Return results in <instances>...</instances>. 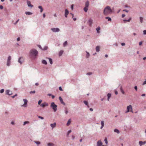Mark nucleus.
Here are the masks:
<instances>
[{"mask_svg": "<svg viewBox=\"0 0 146 146\" xmlns=\"http://www.w3.org/2000/svg\"><path fill=\"white\" fill-rule=\"evenodd\" d=\"M112 12V10L111 9L110 7L108 6L104 9V14L105 15H107L110 14Z\"/></svg>", "mask_w": 146, "mask_h": 146, "instance_id": "nucleus-1", "label": "nucleus"}, {"mask_svg": "<svg viewBox=\"0 0 146 146\" xmlns=\"http://www.w3.org/2000/svg\"><path fill=\"white\" fill-rule=\"evenodd\" d=\"M38 52L35 49H32L30 51L29 53L30 56L32 57H34L35 58H36V56L38 55Z\"/></svg>", "mask_w": 146, "mask_h": 146, "instance_id": "nucleus-2", "label": "nucleus"}, {"mask_svg": "<svg viewBox=\"0 0 146 146\" xmlns=\"http://www.w3.org/2000/svg\"><path fill=\"white\" fill-rule=\"evenodd\" d=\"M50 107L52 108L54 112L56 111L57 110V106L55 104L54 102L51 103Z\"/></svg>", "mask_w": 146, "mask_h": 146, "instance_id": "nucleus-3", "label": "nucleus"}, {"mask_svg": "<svg viewBox=\"0 0 146 146\" xmlns=\"http://www.w3.org/2000/svg\"><path fill=\"white\" fill-rule=\"evenodd\" d=\"M127 111L125 112V113L128 112L129 111L133 113V112L132 110V108L131 105H129V106H128L127 108Z\"/></svg>", "mask_w": 146, "mask_h": 146, "instance_id": "nucleus-4", "label": "nucleus"}, {"mask_svg": "<svg viewBox=\"0 0 146 146\" xmlns=\"http://www.w3.org/2000/svg\"><path fill=\"white\" fill-rule=\"evenodd\" d=\"M23 101L24 102V104L23 105L21 106L24 107H27V103L28 102V101L27 100L25 99H24L23 100Z\"/></svg>", "mask_w": 146, "mask_h": 146, "instance_id": "nucleus-5", "label": "nucleus"}, {"mask_svg": "<svg viewBox=\"0 0 146 146\" xmlns=\"http://www.w3.org/2000/svg\"><path fill=\"white\" fill-rule=\"evenodd\" d=\"M11 57L10 56H9L8 57V58L7 59V65L8 66H9L11 64Z\"/></svg>", "mask_w": 146, "mask_h": 146, "instance_id": "nucleus-6", "label": "nucleus"}, {"mask_svg": "<svg viewBox=\"0 0 146 146\" xmlns=\"http://www.w3.org/2000/svg\"><path fill=\"white\" fill-rule=\"evenodd\" d=\"M51 30L54 32H58L60 31L59 29L57 28H52Z\"/></svg>", "mask_w": 146, "mask_h": 146, "instance_id": "nucleus-7", "label": "nucleus"}, {"mask_svg": "<svg viewBox=\"0 0 146 146\" xmlns=\"http://www.w3.org/2000/svg\"><path fill=\"white\" fill-rule=\"evenodd\" d=\"M48 105V104L45 102H44L40 105V106L43 108H44L45 106H47Z\"/></svg>", "mask_w": 146, "mask_h": 146, "instance_id": "nucleus-8", "label": "nucleus"}, {"mask_svg": "<svg viewBox=\"0 0 146 146\" xmlns=\"http://www.w3.org/2000/svg\"><path fill=\"white\" fill-rule=\"evenodd\" d=\"M24 59L22 57H20L19 59L18 62L21 64L22 63Z\"/></svg>", "mask_w": 146, "mask_h": 146, "instance_id": "nucleus-9", "label": "nucleus"}, {"mask_svg": "<svg viewBox=\"0 0 146 146\" xmlns=\"http://www.w3.org/2000/svg\"><path fill=\"white\" fill-rule=\"evenodd\" d=\"M6 93L7 94L10 95L12 94V92L10 91L9 90H7L6 91Z\"/></svg>", "mask_w": 146, "mask_h": 146, "instance_id": "nucleus-10", "label": "nucleus"}, {"mask_svg": "<svg viewBox=\"0 0 146 146\" xmlns=\"http://www.w3.org/2000/svg\"><path fill=\"white\" fill-rule=\"evenodd\" d=\"M59 100L61 102V103L62 104H63L64 105H65V104L64 103V102L63 101V100L62 99L61 97H59Z\"/></svg>", "mask_w": 146, "mask_h": 146, "instance_id": "nucleus-11", "label": "nucleus"}, {"mask_svg": "<svg viewBox=\"0 0 146 146\" xmlns=\"http://www.w3.org/2000/svg\"><path fill=\"white\" fill-rule=\"evenodd\" d=\"M93 21L92 20L90 19L88 21V23L90 26H91L92 24V23Z\"/></svg>", "mask_w": 146, "mask_h": 146, "instance_id": "nucleus-12", "label": "nucleus"}, {"mask_svg": "<svg viewBox=\"0 0 146 146\" xmlns=\"http://www.w3.org/2000/svg\"><path fill=\"white\" fill-rule=\"evenodd\" d=\"M69 13V11L67 9L65 10V16L66 17H67V15Z\"/></svg>", "mask_w": 146, "mask_h": 146, "instance_id": "nucleus-13", "label": "nucleus"}, {"mask_svg": "<svg viewBox=\"0 0 146 146\" xmlns=\"http://www.w3.org/2000/svg\"><path fill=\"white\" fill-rule=\"evenodd\" d=\"M102 144V142L100 140L97 143V146H101Z\"/></svg>", "mask_w": 146, "mask_h": 146, "instance_id": "nucleus-14", "label": "nucleus"}, {"mask_svg": "<svg viewBox=\"0 0 146 146\" xmlns=\"http://www.w3.org/2000/svg\"><path fill=\"white\" fill-rule=\"evenodd\" d=\"M27 3L29 7H33V5H32L31 4V2L30 1H27Z\"/></svg>", "mask_w": 146, "mask_h": 146, "instance_id": "nucleus-15", "label": "nucleus"}, {"mask_svg": "<svg viewBox=\"0 0 146 146\" xmlns=\"http://www.w3.org/2000/svg\"><path fill=\"white\" fill-rule=\"evenodd\" d=\"M146 143V141H145L144 142H143L141 141H140L139 142V144L140 145V146H141V145H144Z\"/></svg>", "mask_w": 146, "mask_h": 146, "instance_id": "nucleus-16", "label": "nucleus"}, {"mask_svg": "<svg viewBox=\"0 0 146 146\" xmlns=\"http://www.w3.org/2000/svg\"><path fill=\"white\" fill-rule=\"evenodd\" d=\"M56 126V123H52L50 124V126L52 128L55 127Z\"/></svg>", "mask_w": 146, "mask_h": 146, "instance_id": "nucleus-17", "label": "nucleus"}, {"mask_svg": "<svg viewBox=\"0 0 146 146\" xmlns=\"http://www.w3.org/2000/svg\"><path fill=\"white\" fill-rule=\"evenodd\" d=\"M100 27H98L97 28H96V30L97 31V32L98 33H100Z\"/></svg>", "mask_w": 146, "mask_h": 146, "instance_id": "nucleus-18", "label": "nucleus"}, {"mask_svg": "<svg viewBox=\"0 0 146 146\" xmlns=\"http://www.w3.org/2000/svg\"><path fill=\"white\" fill-rule=\"evenodd\" d=\"M89 6V2L88 1H87L85 3V7H88Z\"/></svg>", "mask_w": 146, "mask_h": 146, "instance_id": "nucleus-19", "label": "nucleus"}, {"mask_svg": "<svg viewBox=\"0 0 146 146\" xmlns=\"http://www.w3.org/2000/svg\"><path fill=\"white\" fill-rule=\"evenodd\" d=\"M100 47L99 46H97L96 47V52H99L100 50Z\"/></svg>", "mask_w": 146, "mask_h": 146, "instance_id": "nucleus-20", "label": "nucleus"}, {"mask_svg": "<svg viewBox=\"0 0 146 146\" xmlns=\"http://www.w3.org/2000/svg\"><path fill=\"white\" fill-rule=\"evenodd\" d=\"M38 8L40 9V12H42L43 10V8L40 6H38Z\"/></svg>", "mask_w": 146, "mask_h": 146, "instance_id": "nucleus-21", "label": "nucleus"}, {"mask_svg": "<svg viewBox=\"0 0 146 146\" xmlns=\"http://www.w3.org/2000/svg\"><path fill=\"white\" fill-rule=\"evenodd\" d=\"M101 124L102 125V126L101 127V128L102 129V128L104 126V121H102L101 122Z\"/></svg>", "mask_w": 146, "mask_h": 146, "instance_id": "nucleus-22", "label": "nucleus"}, {"mask_svg": "<svg viewBox=\"0 0 146 146\" xmlns=\"http://www.w3.org/2000/svg\"><path fill=\"white\" fill-rule=\"evenodd\" d=\"M71 119H70L68 120V122L67 123L66 125L67 126L69 125L71 123Z\"/></svg>", "mask_w": 146, "mask_h": 146, "instance_id": "nucleus-23", "label": "nucleus"}, {"mask_svg": "<svg viewBox=\"0 0 146 146\" xmlns=\"http://www.w3.org/2000/svg\"><path fill=\"white\" fill-rule=\"evenodd\" d=\"M63 51L62 50H60L59 53V56H61L62 55V54H63Z\"/></svg>", "mask_w": 146, "mask_h": 146, "instance_id": "nucleus-24", "label": "nucleus"}, {"mask_svg": "<svg viewBox=\"0 0 146 146\" xmlns=\"http://www.w3.org/2000/svg\"><path fill=\"white\" fill-rule=\"evenodd\" d=\"M42 63L46 65L47 64L46 61L45 60H43L42 61Z\"/></svg>", "mask_w": 146, "mask_h": 146, "instance_id": "nucleus-25", "label": "nucleus"}, {"mask_svg": "<svg viewBox=\"0 0 146 146\" xmlns=\"http://www.w3.org/2000/svg\"><path fill=\"white\" fill-rule=\"evenodd\" d=\"M88 9V7H85L84 8V10L85 12H87Z\"/></svg>", "mask_w": 146, "mask_h": 146, "instance_id": "nucleus-26", "label": "nucleus"}, {"mask_svg": "<svg viewBox=\"0 0 146 146\" xmlns=\"http://www.w3.org/2000/svg\"><path fill=\"white\" fill-rule=\"evenodd\" d=\"M120 90L121 92L123 94H125V92L123 90L122 87H121L120 88Z\"/></svg>", "mask_w": 146, "mask_h": 146, "instance_id": "nucleus-27", "label": "nucleus"}, {"mask_svg": "<svg viewBox=\"0 0 146 146\" xmlns=\"http://www.w3.org/2000/svg\"><path fill=\"white\" fill-rule=\"evenodd\" d=\"M25 14L26 15H32V13L30 12H25Z\"/></svg>", "mask_w": 146, "mask_h": 146, "instance_id": "nucleus-28", "label": "nucleus"}, {"mask_svg": "<svg viewBox=\"0 0 146 146\" xmlns=\"http://www.w3.org/2000/svg\"><path fill=\"white\" fill-rule=\"evenodd\" d=\"M107 96H108V101H109V99H110V97L111 96V94H110V93H108V94Z\"/></svg>", "mask_w": 146, "mask_h": 146, "instance_id": "nucleus-29", "label": "nucleus"}, {"mask_svg": "<svg viewBox=\"0 0 146 146\" xmlns=\"http://www.w3.org/2000/svg\"><path fill=\"white\" fill-rule=\"evenodd\" d=\"M54 145V144L51 143H48V146H53Z\"/></svg>", "mask_w": 146, "mask_h": 146, "instance_id": "nucleus-30", "label": "nucleus"}, {"mask_svg": "<svg viewBox=\"0 0 146 146\" xmlns=\"http://www.w3.org/2000/svg\"><path fill=\"white\" fill-rule=\"evenodd\" d=\"M106 19H108V21H111V19L110 18L108 17H106L105 18Z\"/></svg>", "mask_w": 146, "mask_h": 146, "instance_id": "nucleus-31", "label": "nucleus"}, {"mask_svg": "<svg viewBox=\"0 0 146 146\" xmlns=\"http://www.w3.org/2000/svg\"><path fill=\"white\" fill-rule=\"evenodd\" d=\"M48 59L49 60L50 63L51 64H52V59L50 58H48Z\"/></svg>", "mask_w": 146, "mask_h": 146, "instance_id": "nucleus-32", "label": "nucleus"}, {"mask_svg": "<svg viewBox=\"0 0 146 146\" xmlns=\"http://www.w3.org/2000/svg\"><path fill=\"white\" fill-rule=\"evenodd\" d=\"M114 131L115 132H116V133H119V131L117 129H115L114 130Z\"/></svg>", "mask_w": 146, "mask_h": 146, "instance_id": "nucleus-33", "label": "nucleus"}, {"mask_svg": "<svg viewBox=\"0 0 146 146\" xmlns=\"http://www.w3.org/2000/svg\"><path fill=\"white\" fill-rule=\"evenodd\" d=\"M67 44V41H66L64 42L63 44V46H66Z\"/></svg>", "mask_w": 146, "mask_h": 146, "instance_id": "nucleus-34", "label": "nucleus"}, {"mask_svg": "<svg viewBox=\"0 0 146 146\" xmlns=\"http://www.w3.org/2000/svg\"><path fill=\"white\" fill-rule=\"evenodd\" d=\"M131 18L130 17L128 20H124L123 21H127V22H129L131 20Z\"/></svg>", "mask_w": 146, "mask_h": 146, "instance_id": "nucleus-35", "label": "nucleus"}, {"mask_svg": "<svg viewBox=\"0 0 146 146\" xmlns=\"http://www.w3.org/2000/svg\"><path fill=\"white\" fill-rule=\"evenodd\" d=\"M29 123L28 121H25L23 125H25L26 124L28 123Z\"/></svg>", "mask_w": 146, "mask_h": 146, "instance_id": "nucleus-36", "label": "nucleus"}, {"mask_svg": "<svg viewBox=\"0 0 146 146\" xmlns=\"http://www.w3.org/2000/svg\"><path fill=\"white\" fill-rule=\"evenodd\" d=\"M35 142L37 145H39L40 143V142L38 141H35Z\"/></svg>", "mask_w": 146, "mask_h": 146, "instance_id": "nucleus-37", "label": "nucleus"}, {"mask_svg": "<svg viewBox=\"0 0 146 146\" xmlns=\"http://www.w3.org/2000/svg\"><path fill=\"white\" fill-rule=\"evenodd\" d=\"M84 102L86 105H88V102L87 101H84Z\"/></svg>", "mask_w": 146, "mask_h": 146, "instance_id": "nucleus-38", "label": "nucleus"}, {"mask_svg": "<svg viewBox=\"0 0 146 146\" xmlns=\"http://www.w3.org/2000/svg\"><path fill=\"white\" fill-rule=\"evenodd\" d=\"M143 18L142 17H140V20L141 23H142L143 22Z\"/></svg>", "mask_w": 146, "mask_h": 146, "instance_id": "nucleus-39", "label": "nucleus"}, {"mask_svg": "<svg viewBox=\"0 0 146 146\" xmlns=\"http://www.w3.org/2000/svg\"><path fill=\"white\" fill-rule=\"evenodd\" d=\"M42 102V100H39L38 102V105H40Z\"/></svg>", "mask_w": 146, "mask_h": 146, "instance_id": "nucleus-40", "label": "nucleus"}, {"mask_svg": "<svg viewBox=\"0 0 146 146\" xmlns=\"http://www.w3.org/2000/svg\"><path fill=\"white\" fill-rule=\"evenodd\" d=\"M104 141H105V143L106 144H107V143H108V141H107V139L106 138L105 139Z\"/></svg>", "mask_w": 146, "mask_h": 146, "instance_id": "nucleus-41", "label": "nucleus"}, {"mask_svg": "<svg viewBox=\"0 0 146 146\" xmlns=\"http://www.w3.org/2000/svg\"><path fill=\"white\" fill-rule=\"evenodd\" d=\"M4 92V90L3 89H1L0 91V92L1 93H3Z\"/></svg>", "mask_w": 146, "mask_h": 146, "instance_id": "nucleus-42", "label": "nucleus"}, {"mask_svg": "<svg viewBox=\"0 0 146 146\" xmlns=\"http://www.w3.org/2000/svg\"><path fill=\"white\" fill-rule=\"evenodd\" d=\"M35 93V91H31L30 92V94H32V93H33V94H34Z\"/></svg>", "mask_w": 146, "mask_h": 146, "instance_id": "nucleus-43", "label": "nucleus"}, {"mask_svg": "<svg viewBox=\"0 0 146 146\" xmlns=\"http://www.w3.org/2000/svg\"><path fill=\"white\" fill-rule=\"evenodd\" d=\"M38 117L41 119H44V117H43L40 116H38Z\"/></svg>", "mask_w": 146, "mask_h": 146, "instance_id": "nucleus-44", "label": "nucleus"}, {"mask_svg": "<svg viewBox=\"0 0 146 146\" xmlns=\"http://www.w3.org/2000/svg\"><path fill=\"white\" fill-rule=\"evenodd\" d=\"M89 56V53L88 52H87L86 56H87V58H88V57Z\"/></svg>", "mask_w": 146, "mask_h": 146, "instance_id": "nucleus-45", "label": "nucleus"}, {"mask_svg": "<svg viewBox=\"0 0 146 146\" xmlns=\"http://www.w3.org/2000/svg\"><path fill=\"white\" fill-rule=\"evenodd\" d=\"M3 8V6L2 5H0V9H2Z\"/></svg>", "mask_w": 146, "mask_h": 146, "instance_id": "nucleus-46", "label": "nucleus"}, {"mask_svg": "<svg viewBox=\"0 0 146 146\" xmlns=\"http://www.w3.org/2000/svg\"><path fill=\"white\" fill-rule=\"evenodd\" d=\"M47 48V46H45L44 48V49H42L43 50H46Z\"/></svg>", "mask_w": 146, "mask_h": 146, "instance_id": "nucleus-47", "label": "nucleus"}, {"mask_svg": "<svg viewBox=\"0 0 146 146\" xmlns=\"http://www.w3.org/2000/svg\"><path fill=\"white\" fill-rule=\"evenodd\" d=\"M73 6H74V5H71V9L73 10Z\"/></svg>", "mask_w": 146, "mask_h": 146, "instance_id": "nucleus-48", "label": "nucleus"}, {"mask_svg": "<svg viewBox=\"0 0 146 146\" xmlns=\"http://www.w3.org/2000/svg\"><path fill=\"white\" fill-rule=\"evenodd\" d=\"M92 72H88L87 73V74L88 75H90L91 74H92Z\"/></svg>", "mask_w": 146, "mask_h": 146, "instance_id": "nucleus-49", "label": "nucleus"}, {"mask_svg": "<svg viewBox=\"0 0 146 146\" xmlns=\"http://www.w3.org/2000/svg\"><path fill=\"white\" fill-rule=\"evenodd\" d=\"M142 42H140L139 43V45L140 46L142 44Z\"/></svg>", "mask_w": 146, "mask_h": 146, "instance_id": "nucleus-50", "label": "nucleus"}, {"mask_svg": "<svg viewBox=\"0 0 146 146\" xmlns=\"http://www.w3.org/2000/svg\"><path fill=\"white\" fill-rule=\"evenodd\" d=\"M71 132V130H70L68 132V134Z\"/></svg>", "mask_w": 146, "mask_h": 146, "instance_id": "nucleus-51", "label": "nucleus"}, {"mask_svg": "<svg viewBox=\"0 0 146 146\" xmlns=\"http://www.w3.org/2000/svg\"><path fill=\"white\" fill-rule=\"evenodd\" d=\"M143 32L144 34L145 35L146 34V30H144Z\"/></svg>", "mask_w": 146, "mask_h": 146, "instance_id": "nucleus-52", "label": "nucleus"}, {"mask_svg": "<svg viewBox=\"0 0 146 146\" xmlns=\"http://www.w3.org/2000/svg\"><path fill=\"white\" fill-rule=\"evenodd\" d=\"M59 90L60 91H62V88L61 87H59Z\"/></svg>", "mask_w": 146, "mask_h": 146, "instance_id": "nucleus-53", "label": "nucleus"}, {"mask_svg": "<svg viewBox=\"0 0 146 146\" xmlns=\"http://www.w3.org/2000/svg\"><path fill=\"white\" fill-rule=\"evenodd\" d=\"M123 11H125L126 12H127V13H128V11L127 10H126V9L124 10H123Z\"/></svg>", "mask_w": 146, "mask_h": 146, "instance_id": "nucleus-54", "label": "nucleus"}, {"mask_svg": "<svg viewBox=\"0 0 146 146\" xmlns=\"http://www.w3.org/2000/svg\"><path fill=\"white\" fill-rule=\"evenodd\" d=\"M135 89V90L136 91L137 90V86H135L134 87Z\"/></svg>", "mask_w": 146, "mask_h": 146, "instance_id": "nucleus-55", "label": "nucleus"}, {"mask_svg": "<svg viewBox=\"0 0 146 146\" xmlns=\"http://www.w3.org/2000/svg\"><path fill=\"white\" fill-rule=\"evenodd\" d=\"M121 45L122 46H124L125 45V43H122L121 44Z\"/></svg>", "mask_w": 146, "mask_h": 146, "instance_id": "nucleus-56", "label": "nucleus"}, {"mask_svg": "<svg viewBox=\"0 0 146 146\" xmlns=\"http://www.w3.org/2000/svg\"><path fill=\"white\" fill-rule=\"evenodd\" d=\"M145 84H146V81H145L144 82H143V85H145Z\"/></svg>", "mask_w": 146, "mask_h": 146, "instance_id": "nucleus-57", "label": "nucleus"}, {"mask_svg": "<svg viewBox=\"0 0 146 146\" xmlns=\"http://www.w3.org/2000/svg\"><path fill=\"white\" fill-rule=\"evenodd\" d=\"M125 16V15L124 14H122V17L123 18Z\"/></svg>", "mask_w": 146, "mask_h": 146, "instance_id": "nucleus-58", "label": "nucleus"}, {"mask_svg": "<svg viewBox=\"0 0 146 146\" xmlns=\"http://www.w3.org/2000/svg\"><path fill=\"white\" fill-rule=\"evenodd\" d=\"M51 96H52V98L53 99L54 98L55 96L54 95H52Z\"/></svg>", "mask_w": 146, "mask_h": 146, "instance_id": "nucleus-59", "label": "nucleus"}, {"mask_svg": "<svg viewBox=\"0 0 146 146\" xmlns=\"http://www.w3.org/2000/svg\"><path fill=\"white\" fill-rule=\"evenodd\" d=\"M115 94L116 95H117L118 94V92L117 91H115Z\"/></svg>", "mask_w": 146, "mask_h": 146, "instance_id": "nucleus-60", "label": "nucleus"}, {"mask_svg": "<svg viewBox=\"0 0 146 146\" xmlns=\"http://www.w3.org/2000/svg\"><path fill=\"white\" fill-rule=\"evenodd\" d=\"M20 40V38L19 37H18L17 38V41H19Z\"/></svg>", "mask_w": 146, "mask_h": 146, "instance_id": "nucleus-61", "label": "nucleus"}, {"mask_svg": "<svg viewBox=\"0 0 146 146\" xmlns=\"http://www.w3.org/2000/svg\"><path fill=\"white\" fill-rule=\"evenodd\" d=\"M43 17L44 18L45 17V13L43 14Z\"/></svg>", "mask_w": 146, "mask_h": 146, "instance_id": "nucleus-62", "label": "nucleus"}, {"mask_svg": "<svg viewBox=\"0 0 146 146\" xmlns=\"http://www.w3.org/2000/svg\"><path fill=\"white\" fill-rule=\"evenodd\" d=\"M65 113L66 114L68 113V111L66 110L65 111Z\"/></svg>", "mask_w": 146, "mask_h": 146, "instance_id": "nucleus-63", "label": "nucleus"}, {"mask_svg": "<svg viewBox=\"0 0 146 146\" xmlns=\"http://www.w3.org/2000/svg\"><path fill=\"white\" fill-rule=\"evenodd\" d=\"M143 60H145V59H146V56L143 58Z\"/></svg>", "mask_w": 146, "mask_h": 146, "instance_id": "nucleus-64", "label": "nucleus"}]
</instances>
